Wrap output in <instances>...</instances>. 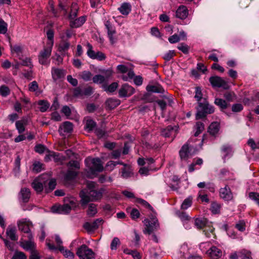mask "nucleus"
<instances>
[{
	"label": "nucleus",
	"instance_id": "f257e3e1",
	"mask_svg": "<svg viewBox=\"0 0 259 259\" xmlns=\"http://www.w3.org/2000/svg\"><path fill=\"white\" fill-rule=\"evenodd\" d=\"M87 189L81 190L79 193L80 203L83 207L90 202L97 201L102 199L105 190L103 188L97 189V184L92 181L87 183Z\"/></svg>",
	"mask_w": 259,
	"mask_h": 259
},
{
	"label": "nucleus",
	"instance_id": "f03ea898",
	"mask_svg": "<svg viewBox=\"0 0 259 259\" xmlns=\"http://www.w3.org/2000/svg\"><path fill=\"white\" fill-rule=\"evenodd\" d=\"M197 110L196 119L197 120L205 118L207 115L213 113L214 112V108L210 105L206 98L203 99V101L199 102L196 107Z\"/></svg>",
	"mask_w": 259,
	"mask_h": 259
},
{
	"label": "nucleus",
	"instance_id": "7ed1b4c3",
	"mask_svg": "<svg viewBox=\"0 0 259 259\" xmlns=\"http://www.w3.org/2000/svg\"><path fill=\"white\" fill-rule=\"evenodd\" d=\"M17 225L19 230L23 232L25 234V235L23 236V237H27L28 239H33V235L30 229L32 227L31 222L26 219H22L18 221Z\"/></svg>",
	"mask_w": 259,
	"mask_h": 259
},
{
	"label": "nucleus",
	"instance_id": "20e7f679",
	"mask_svg": "<svg viewBox=\"0 0 259 259\" xmlns=\"http://www.w3.org/2000/svg\"><path fill=\"white\" fill-rule=\"evenodd\" d=\"M150 219V220L149 219H145L144 221L145 228L143 230V232L145 234L150 235L152 234L153 231L157 230L159 227L158 220L156 217H154L152 215Z\"/></svg>",
	"mask_w": 259,
	"mask_h": 259
},
{
	"label": "nucleus",
	"instance_id": "39448f33",
	"mask_svg": "<svg viewBox=\"0 0 259 259\" xmlns=\"http://www.w3.org/2000/svg\"><path fill=\"white\" fill-rule=\"evenodd\" d=\"M76 254L80 259H92L95 257V253L86 245L83 244L77 249Z\"/></svg>",
	"mask_w": 259,
	"mask_h": 259
},
{
	"label": "nucleus",
	"instance_id": "423d86ee",
	"mask_svg": "<svg viewBox=\"0 0 259 259\" xmlns=\"http://www.w3.org/2000/svg\"><path fill=\"white\" fill-rule=\"evenodd\" d=\"M70 205L65 204L62 205H54L51 208L52 211L59 213H68L70 211L71 207L75 205L73 200H70Z\"/></svg>",
	"mask_w": 259,
	"mask_h": 259
},
{
	"label": "nucleus",
	"instance_id": "0eeeda50",
	"mask_svg": "<svg viewBox=\"0 0 259 259\" xmlns=\"http://www.w3.org/2000/svg\"><path fill=\"white\" fill-rule=\"evenodd\" d=\"M209 80L213 87L223 88L224 89H228L229 88L227 82L221 77L212 76L209 78Z\"/></svg>",
	"mask_w": 259,
	"mask_h": 259
},
{
	"label": "nucleus",
	"instance_id": "6e6552de",
	"mask_svg": "<svg viewBox=\"0 0 259 259\" xmlns=\"http://www.w3.org/2000/svg\"><path fill=\"white\" fill-rule=\"evenodd\" d=\"M92 165L90 167L92 174L96 172H101L103 170V166L101 160L99 158H95L92 159Z\"/></svg>",
	"mask_w": 259,
	"mask_h": 259
},
{
	"label": "nucleus",
	"instance_id": "1a4fd4ad",
	"mask_svg": "<svg viewBox=\"0 0 259 259\" xmlns=\"http://www.w3.org/2000/svg\"><path fill=\"white\" fill-rule=\"evenodd\" d=\"M134 92L135 90L132 87L125 83L119 89L118 93L120 97H124L131 96Z\"/></svg>",
	"mask_w": 259,
	"mask_h": 259
},
{
	"label": "nucleus",
	"instance_id": "9d476101",
	"mask_svg": "<svg viewBox=\"0 0 259 259\" xmlns=\"http://www.w3.org/2000/svg\"><path fill=\"white\" fill-rule=\"evenodd\" d=\"M102 221V219H97L92 223L86 222L83 225V228L88 232H93L98 228L99 224Z\"/></svg>",
	"mask_w": 259,
	"mask_h": 259
},
{
	"label": "nucleus",
	"instance_id": "9b49d317",
	"mask_svg": "<svg viewBox=\"0 0 259 259\" xmlns=\"http://www.w3.org/2000/svg\"><path fill=\"white\" fill-rule=\"evenodd\" d=\"M220 195L222 199L226 201L231 200L233 198L231 189L228 186L220 189Z\"/></svg>",
	"mask_w": 259,
	"mask_h": 259
},
{
	"label": "nucleus",
	"instance_id": "f8f14e48",
	"mask_svg": "<svg viewBox=\"0 0 259 259\" xmlns=\"http://www.w3.org/2000/svg\"><path fill=\"white\" fill-rule=\"evenodd\" d=\"M72 131L73 124L69 121H65L60 126L58 131L61 135L64 136L65 134L71 133Z\"/></svg>",
	"mask_w": 259,
	"mask_h": 259
},
{
	"label": "nucleus",
	"instance_id": "ddd939ff",
	"mask_svg": "<svg viewBox=\"0 0 259 259\" xmlns=\"http://www.w3.org/2000/svg\"><path fill=\"white\" fill-rule=\"evenodd\" d=\"M51 50L50 48H44L39 55L38 59L40 64L45 65L47 64V60L50 56Z\"/></svg>",
	"mask_w": 259,
	"mask_h": 259
},
{
	"label": "nucleus",
	"instance_id": "4468645a",
	"mask_svg": "<svg viewBox=\"0 0 259 259\" xmlns=\"http://www.w3.org/2000/svg\"><path fill=\"white\" fill-rule=\"evenodd\" d=\"M28 122L29 118L27 117H24L16 122V126L19 133L21 134L25 131V127L28 124Z\"/></svg>",
	"mask_w": 259,
	"mask_h": 259
},
{
	"label": "nucleus",
	"instance_id": "2eb2a0df",
	"mask_svg": "<svg viewBox=\"0 0 259 259\" xmlns=\"http://www.w3.org/2000/svg\"><path fill=\"white\" fill-rule=\"evenodd\" d=\"M180 156L182 160H187L191 155L190 147L188 143L184 144L179 151Z\"/></svg>",
	"mask_w": 259,
	"mask_h": 259
},
{
	"label": "nucleus",
	"instance_id": "dca6fc26",
	"mask_svg": "<svg viewBox=\"0 0 259 259\" xmlns=\"http://www.w3.org/2000/svg\"><path fill=\"white\" fill-rule=\"evenodd\" d=\"M30 194V191L29 189L23 188L21 189L19 194V197L23 202L26 203L29 200Z\"/></svg>",
	"mask_w": 259,
	"mask_h": 259
},
{
	"label": "nucleus",
	"instance_id": "f3484780",
	"mask_svg": "<svg viewBox=\"0 0 259 259\" xmlns=\"http://www.w3.org/2000/svg\"><path fill=\"white\" fill-rule=\"evenodd\" d=\"M111 75V71L108 70L106 72V77L100 74L96 75L93 77V81L96 83H102L104 82L106 79H107Z\"/></svg>",
	"mask_w": 259,
	"mask_h": 259
},
{
	"label": "nucleus",
	"instance_id": "a211bd4d",
	"mask_svg": "<svg viewBox=\"0 0 259 259\" xmlns=\"http://www.w3.org/2000/svg\"><path fill=\"white\" fill-rule=\"evenodd\" d=\"M188 15V11L186 7L180 6L176 11V16L181 19H185Z\"/></svg>",
	"mask_w": 259,
	"mask_h": 259
},
{
	"label": "nucleus",
	"instance_id": "6ab92c4d",
	"mask_svg": "<svg viewBox=\"0 0 259 259\" xmlns=\"http://www.w3.org/2000/svg\"><path fill=\"white\" fill-rule=\"evenodd\" d=\"M208 253L211 258L217 259L221 257L222 252L221 249L215 246H212L208 250Z\"/></svg>",
	"mask_w": 259,
	"mask_h": 259
},
{
	"label": "nucleus",
	"instance_id": "aec40b11",
	"mask_svg": "<svg viewBox=\"0 0 259 259\" xmlns=\"http://www.w3.org/2000/svg\"><path fill=\"white\" fill-rule=\"evenodd\" d=\"M85 21V17L81 16L73 20H71L70 26L71 28H77L81 26Z\"/></svg>",
	"mask_w": 259,
	"mask_h": 259
},
{
	"label": "nucleus",
	"instance_id": "412c9836",
	"mask_svg": "<svg viewBox=\"0 0 259 259\" xmlns=\"http://www.w3.org/2000/svg\"><path fill=\"white\" fill-rule=\"evenodd\" d=\"M161 132V135L166 138H168L173 135L175 137L176 135V131L174 130V127L171 125H168L165 128L162 129Z\"/></svg>",
	"mask_w": 259,
	"mask_h": 259
},
{
	"label": "nucleus",
	"instance_id": "4be33fe9",
	"mask_svg": "<svg viewBox=\"0 0 259 259\" xmlns=\"http://www.w3.org/2000/svg\"><path fill=\"white\" fill-rule=\"evenodd\" d=\"M120 103L119 100L114 98H109L106 101V106L109 109H113L118 106Z\"/></svg>",
	"mask_w": 259,
	"mask_h": 259
},
{
	"label": "nucleus",
	"instance_id": "5701e85b",
	"mask_svg": "<svg viewBox=\"0 0 259 259\" xmlns=\"http://www.w3.org/2000/svg\"><path fill=\"white\" fill-rule=\"evenodd\" d=\"M31 186L33 188L39 193L41 192L44 188H45V185L37 178L32 183Z\"/></svg>",
	"mask_w": 259,
	"mask_h": 259
},
{
	"label": "nucleus",
	"instance_id": "b1692460",
	"mask_svg": "<svg viewBox=\"0 0 259 259\" xmlns=\"http://www.w3.org/2000/svg\"><path fill=\"white\" fill-rule=\"evenodd\" d=\"M52 75L53 79L56 80L63 78L65 75V72L62 69L54 68L52 70Z\"/></svg>",
	"mask_w": 259,
	"mask_h": 259
},
{
	"label": "nucleus",
	"instance_id": "393cba45",
	"mask_svg": "<svg viewBox=\"0 0 259 259\" xmlns=\"http://www.w3.org/2000/svg\"><path fill=\"white\" fill-rule=\"evenodd\" d=\"M32 239H28V241L21 242V246L25 250H30L31 251L34 250L35 243L32 241Z\"/></svg>",
	"mask_w": 259,
	"mask_h": 259
},
{
	"label": "nucleus",
	"instance_id": "a878e982",
	"mask_svg": "<svg viewBox=\"0 0 259 259\" xmlns=\"http://www.w3.org/2000/svg\"><path fill=\"white\" fill-rule=\"evenodd\" d=\"M118 10L122 15H127L131 11V5L128 3H124L118 8Z\"/></svg>",
	"mask_w": 259,
	"mask_h": 259
},
{
	"label": "nucleus",
	"instance_id": "bb28decb",
	"mask_svg": "<svg viewBox=\"0 0 259 259\" xmlns=\"http://www.w3.org/2000/svg\"><path fill=\"white\" fill-rule=\"evenodd\" d=\"M220 130V123L218 122H213L211 123L208 127V132L211 135L217 134Z\"/></svg>",
	"mask_w": 259,
	"mask_h": 259
},
{
	"label": "nucleus",
	"instance_id": "cd10ccee",
	"mask_svg": "<svg viewBox=\"0 0 259 259\" xmlns=\"http://www.w3.org/2000/svg\"><path fill=\"white\" fill-rule=\"evenodd\" d=\"M146 89L148 92L153 93H163L164 92L163 88L159 84H156L155 85H148L146 88Z\"/></svg>",
	"mask_w": 259,
	"mask_h": 259
},
{
	"label": "nucleus",
	"instance_id": "c85d7f7f",
	"mask_svg": "<svg viewBox=\"0 0 259 259\" xmlns=\"http://www.w3.org/2000/svg\"><path fill=\"white\" fill-rule=\"evenodd\" d=\"M16 230L14 227H9L6 231L7 236L13 241H16L18 239V237L16 235Z\"/></svg>",
	"mask_w": 259,
	"mask_h": 259
},
{
	"label": "nucleus",
	"instance_id": "c756f323",
	"mask_svg": "<svg viewBox=\"0 0 259 259\" xmlns=\"http://www.w3.org/2000/svg\"><path fill=\"white\" fill-rule=\"evenodd\" d=\"M56 186V181L55 179H51L45 187V191L46 193H50L55 189Z\"/></svg>",
	"mask_w": 259,
	"mask_h": 259
},
{
	"label": "nucleus",
	"instance_id": "7c9ffc66",
	"mask_svg": "<svg viewBox=\"0 0 259 259\" xmlns=\"http://www.w3.org/2000/svg\"><path fill=\"white\" fill-rule=\"evenodd\" d=\"M97 205L94 203L89 204L88 209L87 210V215L89 217H93L97 213Z\"/></svg>",
	"mask_w": 259,
	"mask_h": 259
},
{
	"label": "nucleus",
	"instance_id": "2f4dec72",
	"mask_svg": "<svg viewBox=\"0 0 259 259\" xmlns=\"http://www.w3.org/2000/svg\"><path fill=\"white\" fill-rule=\"evenodd\" d=\"M194 98L196 100L198 103L199 102H201L202 101H203V99H204V98H203L202 90L201 88L199 87H197L195 88Z\"/></svg>",
	"mask_w": 259,
	"mask_h": 259
},
{
	"label": "nucleus",
	"instance_id": "473e14b6",
	"mask_svg": "<svg viewBox=\"0 0 259 259\" xmlns=\"http://www.w3.org/2000/svg\"><path fill=\"white\" fill-rule=\"evenodd\" d=\"M214 103L216 105L218 106L221 110L225 109L228 107V104L226 101L220 98H216Z\"/></svg>",
	"mask_w": 259,
	"mask_h": 259
},
{
	"label": "nucleus",
	"instance_id": "72a5a7b5",
	"mask_svg": "<svg viewBox=\"0 0 259 259\" xmlns=\"http://www.w3.org/2000/svg\"><path fill=\"white\" fill-rule=\"evenodd\" d=\"M78 7L77 4L74 3L72 4L71 7V11L70 13L69 18L70 20L74 19L77 15Z\"/></svg>",
	"mask_w": 259,
	"mask_h": 259
},
{
	"label": "nucleus",
	"instance_id": "f704fd0d",
	"mask_svg": "<svg viewBox=\"0 0 259 259\" xmlns=\"http://www.w3.org/2000/svg\"><path fill=\"white\" fill-rule=\"evenodd\" d=\"M37 179L45 185V187H46V185H47L49 181L51 180V176L48 174H44L37 178Z\"/></svg>",
	"mask_w": 259,
	"mask_h": 259
},
{
	"label": "nucleus",
	"instance_id": "c9c22d12",
	"mask_svg": "<svg viewBox=\"0 0 259 259\" xmlns=\"http://www.w3.org/2000/svg\"><path fill=\"white\" fill-rule=\"evenodd\" d=\"M38 105L40 106L39 110L41 112H45L49 108L50 104L45 100H40L38 102Z\"/></svg>",
	"mask_w": 259,
	"mask_h": 259
},
{
	"label": "nucleus",
	"instance_id": "e433bc0d",
	"mask_svg": "<svg viewBox=\"0 0 259 259\" xmlns=\"http://www.w3.org/2000/svg\"><path fill=\"white\" fill-rule=\"evenodd\" d=\"M206 224V220L204 218H197L195 220V225L198 229L204 227Z\"/></svg>",
	"mask_w": 259,
	"mask_h": 259
},
{
	"label": "nucleus",
	"instance_id": "4c0bfd02",
	"mask_svg": "<svg viewBox=\"0 0 259 259\" xmlns=\"http://www.w3.org/2000/svg\"><path fill=\"white\" fill-rule=\"evenodd\" d=\"M123 252L126 254L132 255L134 259H141V256L139 252H138L136 250H130L128 249H125Z\"/></svg>",
	"mask_w": 259,
	"mask_h": 259
},
{
	"label": "nucleus",
	"instance_id": "58836bf2",
	"mask_svg": "<svg viewBox=\"0 0 259 259\" xmlns=\"http://www.w3.org/2000/svg\"><path fill=\"white\" fill-rule=\"evenodd\" d=\"M105 26L108 30V35H112V34H115L116 31L114 27L111 24L110 22L107 21L105 23Z\"/></svg>",
	"mask_w": 259,
	"mask_h": 259
},
{
	"label": "nucleus",
	"instance_id": "ea45409f",
	"mask_svg": "<svg viewBox=\"0 0 259 259\" xmlns=\"http://www.w3.org/2000/svg\"><path fill=\"white\" fill-rule=\"evenodd\" d=\"M80 77L85 81L91 80L92 74L89 71H84L79 74Z\"/></svg>",
	"mask_w": 259,
	"mask_h": 259
},
{
	"label": "nucleus",
	"instance_id": "a19ab883",
	"mask_svg": "<svg viewBox=\"0 0 259 259\" xmlns=\"http://www.w3.org/2000/svg\"><path fill=\"white\" fill-rule=\"evenodd\" d=\"M196 132L194 134L195 137H197L204 130V125L202 122H197L196 124Z\"/></svg>",
	"mask_w": 259,
	"mask_h": 259
},
{
	"label": "nucleus",
	"instance_id": "79ce46f5",
	"mask_svg": "<svg viewBox=\"0 0 259 259\" xmlns=\"http://www.w3.org/2000/svg\"><path fill=\"white\" fill-rule=\"evenodd\" d=\"M12 259H27V256L23 252L16 250L14 252Z\"/></svg>",
	"mask_w": 259,
	"mask_h": 259
},
{
	"label": "nucleus",
	"instance_id": "37998d69",
	"mask_svg": "<svg viewBox=\"0 0 259 259\" xmlns=\"http://www.w3.org/2000/svg\"><path fill=\"white\" fill-rule=\"evenodd\" d=\"M136 202L137 203L141 204L142 206H144L145 207L149 208L152 212H154L153 207L146 201H145L142 199H141V198H137Z\"/></svg>",
	"mask_w": 259,
	"mask_h": 259
},
{
	"label": "nucleus",
	"instance_id": "c03bdc74",
	"mask_svg": "<svg viewBox=\"0 0 259 259\" xmlns=\"http://www.w3.org/2000/svg\"><path fill=\"white\" fill-rule=\"evenodd\" d=\"M192 198L189 197L185 199L181 205V208L183 209H186L190 207L192 204Z\"/></svg>",
	"mask_w": 259,
	"mask_h": 259
},
{
	"label": "nucleus",
	"instance_id": "a18cd8bd",
	"mask_svg": "<svg viewBox=\"0 0 259 259\" xmlns=\"http://www.w3.org/2000/svg\"><path fill=\"white\" fill-rule=\"evenodd\" d=\"M77 173L72 170H68L65 176L66 180H71L74 179L77 176Z\"/></svg>",
	"mask_w": 259,
	"mask_h": 259
},
{
	"label": "nucleus",
	"instance_id": "49530a36",
	"mask_svg": "<svg viewBox=\"0 0 259 259\" xmlns=\"http://www.w3.org/2000/svg\"><path fill=\"white\" fill-rule=\"evenodd\" d=\"M96 126V123L92 119H88L86 121L85 128L88 129L89 131H91Z\"/></svg>",
	"mask_w": 259,
	"mask_h": 259
},
{
	"label": "nucleus",
	"instance_id": "de8ad7c7",
	"mask_svg": "<svg viewBox=\"0 0 259 259\" xmlns=\"http://www.w3.org/2000/svg\"><path fill=\"white\" fill-rule=\"evenodd\" d=\"M10 93V90L8 87L3 85L0 87V93L3 96H7L9 95Z\"/></svg>",
	"mask_w": 259,
	"mask_h": 259
},
{
	"label": "nucleus",
	"instance_id": "09e8293b",
	"mask_svg": "<svg viewBox=\"0 0 259 259\" xmlns=\"http://www.w3.org/2000/svg\"><path fill=\"white\" fill-rule=\"evenodd\" d=\"M222 151L224 153V158L232 153V148L230 146L226 145H224L222 148Z\"/></svg>",
	"mask_w": 259,
	"mask_h": 259
},
{
	"label": "nucleus",
	"instance_id": "8fccbe9b",
	"mask_svg": "<svg viewBox=\"0 0 259 259\" xmlns=\"http://www.w3.org/2000/svg\"><path fill=\"white\" fill-rule=\"evenodd\" d=\"M87 47L88 48V50L87 51V54H88V56L90 58L94 59L96 53L93 50V47L90 44L88 43Z\"/></svg>",
	"mask_w": 259,
	"mask_h": 259
},
{
	"label": "nucleus",
	"instance_id": "3c124183",
	"mask_svg": "<svg viewBox=\"0 0 259 259\" xmlns=\"http://www.w3.org/2000/svg\"><path fill=\"white\" fill-rule=\"evenodd\" d=\"M7 31V24L3 20H0V33L5 34Z\"/></svg>",
	"mask_w": 259,
	"mask_h": 259
},
{
	"label": "nucleus",
	"instance_id": "603ef678",
	"mask_svg": "<svg viewBox=\"0 0 259 259\" xmlns=\"http://www.w3.org/2000/svg\"><path fill=\"white\" fill-rule=\"evenodd\" d=\"M120 243L119 239L115 237L112 240L111 243V249L112 250H115L117 249V247L118 245H119Z\"/></svg>",
	"mask_w": 259,
	"mask_h": 259
},
{
	"label": "nucleus",
	"instance_id": "864d4df0",
	"mask_svg": "<svg viewBox=\"0 0 259 259\" xmlns=\"http://www.w3.org/2000/svg\"><path fill=\"white\" fill-rule=\"evenodd\" d=\"M225 98L228 101H233L235 99V95L234 93L227 92L224 95Z\"/></svg>",
	"mask_w": 259,
	"mask_h": 259
},
{
	"label": "nucleus",
	"instance_id": "5fc2aeb1",
	"mask_svg": "<svg viewBox=\"0 0 259 259\" xmlns=\"http://www.w3.org/2000/svg\"><path fill=\"white\" fill-rule=\"evenodd\" d=\"M249 197L256 201L259 205V193L257 192H250L249 193Z\"/></svg>",
	"mask_w": 259,
	"mask_h": 259
},
{
	"label": "nucleus",
	"instance_id": "6e6d98bb",
	"mask_svg": "<svg viewBox=\"0 0 259 259\" xmlns=\"http://www.w3.org/2000/svg\"><path fill=\"white\" fill-rule=\"evenodd\" d=\"M235 227L240 231L243 232L245 230V223L243 221H239L235 225Z\"/></svg>",
	"mask_w": 259,
	"mask_h": 259
},
{
	"label": "nucleus",
	"instance_id": "4d7b16f0",
	"mask_svg": "<svg viewBox=\"0 0 259 259\" xmlns=\"http://www.w3.org/2000/svg\"><path fill=\"white\" fill-rule=\"evenodd\" d=\"M131 174V170L130 169L129 165H127V166H124L122 169V176L123 178H127L130 176Z\"/></svg>",
	"mask_w": 259,
	"mask_h": 259
},
{
	"label": "nucleus",
	"instance_id": "13d9d810",
	"mask_svg": "<svg viewBox=\"0 0 259 259\" xmlns=\"http://www.w3.org/2000/svg\"><path fill=\"white\" fill-rule=\"evenodd\" d=\"M21 65L23 66H28L30 68L33 66L30 59L28 58H25L24 59H22Z\"/></svg>",
	"mask_w": 259,
	"mask_h": 259
},
{
	"label": "nucleus",
	"instance_id": "bf43d9fd",
	"mask_svg": "<svg viewBox=\"0 0 259 259\" xmlns=\"http://www.w3.org/2000/svg\"><path fill=\"white\" fill-rule=\"evenodd\" d=\"M240 254L242 259H252L250 251L243 250L240 252Z\"/></svg>",
	"mask_w": 259,
	"mask_h": 259
},
{
	"label": "nucleus",
	"instance_id": "052dcab7",
	"mask_svg": "<svg viewBox=\"0 0 259 259\" xmlns=\"http://www.w3.org/2000/svg\"><path fill=\"white\" fill-rule=\"evenodd\" d=\"M70 44L67 41H64L61 44L59 47V51H65L67 50L69 47Z\"/></svg>",
	"mask_w": 259,
	"mask_h": 259
},
{
	"label": "nucleus",
	"instance_id": "680f3d73",
	"mask_svg": "<svg viewBox=\"0 0 259 259\" xmlns=\"http://www.w3.org/2000/svg\"><path fill=\"white\" fill-rule=\"evenodd\" d=\"M131 218L135 220L138 219L140 217V212L138 209L136 208H133L132 209L130 212Z\"/></svg>",
	"mask_w": 259,
	"mask_h": 259
},
{
	"label": "nucleus",
	"instance_id": "e2e57ef3",
	"mask_svg": "<svg viewBox=\"0 0 259 259\" xmlns=\"http://www.w3.org/2000/svg\"><path fill=\"white\" fill-rule=\"evenodd\" d=\"M178 49L179 50H181L183 53L184 54H188L189 52V47L184 44H181L178 47Z\"/></svg>",
	"mask_w": 259,
	"mask_h": 259
},
{
	"label": "nucleus",
	"instance_id": "0e129e2a",
	"mask_svg": "<svg viewBox=\"0 0 259 259\" xmlns=\"http://www.w3.org/2000/svg\"><path fill=\"white\" fill-rule=\"evenodd\" d=\"M175 53L174 51H169L168 53L164 55L163 56V59L165 61H168L173 58V57L175 56Z\"/></svg>",
	"mask_w": 259,
	"mask_h": 259
},
{
	"label": "nucleus",
	"instance_id": "69168bd1",
	"mask_svg": "<svg viewBox=\"0 0 259 259\" xmlns=\"http://www.w3.org/2000/svg\"><path fill=\"white\" fill-rule=\"evenodd\" d=\"M220 206L219 204L215 202L211 203V211L213 213H218L219 212Z\"/></svg>",
	"mask_w": 259,
	"mask_h": 259
},
{
	"label": "nucleus",
	"instance_id": "338daca9",
	"mask_svg": "<svg viewBox=\"0 0 259 259\" xmlns=\"http://www.w3.org/2000/svg\"><path fill=\"white\" fill-rule=\"evenodd\" d=\"M33 171L35 172H39L42 169V164L39 162H35L33 164Z\"/></svg>",
	"mask_w": 259,
	"mask_h": 259
},
{
	"label": "nucleus",
	"instance_id": "774afa93",
	"mask_svg": "<svg viewBox=\"0 0 259 259\" xmlns=\"http://www.w3.org/2000/svg\"><path fill=\"white\" fill-rule=\"evenodd\" d=\"M243 109V106L241 104H233L232 107V110L234 112L241 111Z\"/></svg>",
	"mask_w": 259,
	"mask_h": 259
}]
</instances>
